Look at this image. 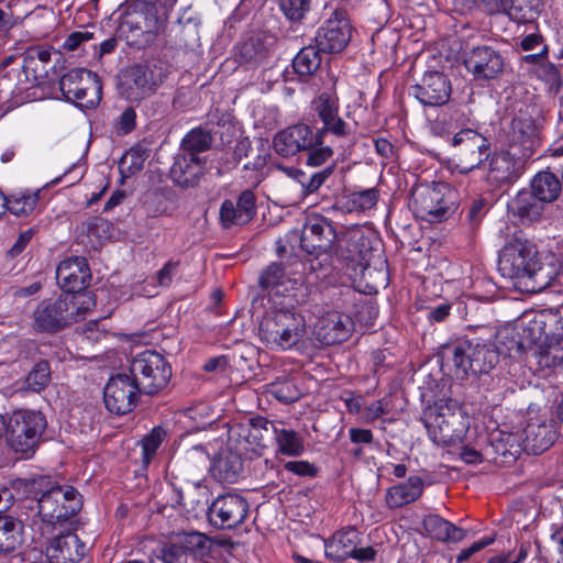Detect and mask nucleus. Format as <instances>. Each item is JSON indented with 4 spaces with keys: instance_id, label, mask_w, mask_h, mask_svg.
I'll use <instances>...</instances> for the list:
<instances>
[{
    "instance_id": "1",
    "label": "nucleus",
    "mask_w": 563,
    "mask_h": 563,
    "mask_svg": "<svg viewBox=\"0 0 563 563\" xmlns=\"http://www.w3.org/2000/svg\"><path fill=\"white\" fill-rule=\"evenodd\" d=\"M25 489L37 504L42 520V533H54L57 529L73 526L82 507L81 496L73 486H62L49 476L26 481Z\"/></svg>"
},
{
    "instance_id": "2",
    "label": "nucleus",
    "mask_w": 563,
    "mask_h": 563,
    "mask_svg": "<svg viewBox=\"0 0 563 563\" xmlns=\"http://www.w3.org/2000/svg\"><path fill=\"white\" fill-rule=\"evenodd\" d=\"M306 334V322L291 303L278 292L269 295L265 312L258 322V335L266 345L287 350Z\"/></svg>"
},
{
    "instance_id": "3",
    "label": "nucleus",
    "mask_w": 563,
    "mask_h": 563,
    "mask_svg": "<svg viewBox=\"0 0 563 563\" xmlns=\"http://www.w3.org/2000/svg\"><path fill=\"white\" fill-rule=\"evenodd\" d=\"M81 296L60 295L57 299L41 301L33 311L32 328L37 333L55 334L68 328L86 314L89 306L79 301Z\"/></svg>"
},
{
    "instance_id": "4",
    "label": "nucleus",
    "mask_w": 563,
    "mask_h": 563,
    "mask_svg": "<svg viewBox=\"0 0 563 563\" xmlns=\"http://www.w3.org/2000/svg\"><path fill=\"white\" fill-rule=\"evenodd\" d=\"M409 206L417 218L438 223L457 209L456 192L445 183L420 184L411 191Z\"/></svg>"
},
{
    "instance_id": "5",
    "label": "nucleus",
    "mask_w": 563,
    "mask_h": 563,
    "mask_svg": "<svg viewBox=\"0 0 563 563\" xmlns=\"http://www.w3.org/2000/svg\"><path fill=\"white\" fill-rule=\"evenodd\" d=\"M340 238L335 223L330 219L321 214H311L306 219L300 235V247L316 256L311 262L313 271L323 268L324 264L331 265L332 254Z\"/></svg>"
},
{
    "instance_id": "6",
    "label": "nucleus",
    "mask_w": 563,
    "mask_h": 563,
    "mask_svg": "<svg viewBox=\"0 0 563 563\" xmlns=\"http://www.w3.org/2000/svg\"><path fill=\"white\" fill-rule=\"evenodd\" d=\"M46 426V418L40 411L15 410L5 420L4 434L8 445L26 459L33 456Z\"/></svg>"
},
{
    "instance_id": "7",
    "label": "nucleus",
    "mask_w": 563,
    "mask_h": 563,
    "mask_svg": "<svg viewBox=\"0 0 563 563\" xmlns=\"http://www.w3.org/2000/svg\"><path fill=\"white\" fill-rule=\"evenodd\" d=\"M421 420L433 442L446 444L461 439L466 427L455 401H438L423 410Z\"/></svg>"
},
{
    "instance_id": "8",
    "label": "nucleus",
    "mask_w": 563,
    "mask_h": 563,
    "mask_svg": "<svg viewBox=\"0 0 563 563\" xmlns=\"http://www.w3.org/2000/svg\"><path fill=\"white\" fill-rule=\"evenodd\" d=\"M129 372L145 395H156L163 390L172 377V367L165 357L152 350L137 354L129 366Z\"/></svg>"
},
{
    "instance_id": "9",
    "label": "nucleus",
    "mask_w": 563,
    "mask_h": 563,
    "mask_svg": "<svg viewBox=\"0 0 563 563\" xmlns=\"http://www.w3.org/2000/svg\"><path fill=\"white\" fill-rule=\"evenodd\" d=\"M59 90L65 100L74 106H99L102 98L99 76L85 68H74L64 74Z\"/></svg>"
},
{
    "instance_id": "10",
    "label": "nucleus",
    "mask_w": 563,
    "mask_h": 563,
    "mask_svg": "<svg viewBox=\"0 0 563 563\" xmlns=\"http://www.w3.org/2000/svg\"><path fill=\"white\" fill-rule=\"evenodd\" d=\"M543 336L547 334L541 322L537 320H532L528 324L519 322L500 329L496 334L495 346L499 351V356L504 354L508 357H519L529 353L536 343L542 342Z\"/></svg>"
},
{
    "instance_id": "11",
    "label": "nucleus",
    "mask_w": 563,
    "mask_h": 563,
    "mask_svg": "<svg viewBox=\"0 0 563 563\" xmlns=\"http://www.w3.org/2000/svg\"><path fill=\"white\" fill-rule=\"evenodd\" d=\"M455 148L456 167L461 174L479 168L490 156V141L473 129H462L451 140Z\"/></svg>"
},
{
    "instance_id": "12",
    "label": "nucleus",
    "mask_w": 563,
    "mask_h": 563,
    "mask_svg": "<svg viewBox=\"0 0 563 563\" xmlns=\"http://www.w3.org/2000/svg\"><path fill=\"white\" fill-rule=\"evenodd\" d=\"M539 252L527 239L515 236L499 254L498 269L504 277L526 279L531 267L536 265Z\"/></svg>"
},
{
    "instance_id": "13",
    "label": "nucleus",
    "mask_w": 563,
    "mask_h": 563,
    "mask_svg": "<svg viewBox=\"0 0 563 563\" xmlns=\"http://www.w3.org/2000/svg\"><path fill=\"white\" fill-rule=\"evenodd\" d=\"M543 121L537 108H519L511 120L509 143L533 156L541 145L540 129Z\"/></svg>"
},
{
    "instance_id": "14",
    "label": "nucleus",
    "mask_w": 563,
    "mask_h": 563,
    "mask_svg": "<svg viewBox=\"0 0 563 563\" xmlns=\"http://www.w3.org/2000/svg\"><path fill=\"white\" fill-rule=\"evenodd\" d=\"M532 156L509 143L507 150L490 152L487 178L496 185L512 184L525 172Z\"/></svg>"
},
{
    "instance_id": "15",
    "label": "nucleus",
    "mask_w": 563,
    "mask_h": 563,
    "mask_svg": "<svg viewBox=\"0 0 563 563\" xmlns=\"http://www.w3.org/2000/svg\"><path fill=\"white\" fill-rule=\"evenodd\" d=\"M141 394L143 391L130 372L113 375L103 391L106 408L118 416L126 415L135 408Z\"/></svg>"
},
{
    "instance_id": "16",
    "label": "nucleus",
    "mask_w": 563,
    "mask_h": 563,
    "mask_svg": "<svg viewBox=\"0 0 563 563\" xmlns=\"http://www.w3.org/2000/svg\"><path fill=\"white\" fill-rule=\"evenodd\" d=\"M249 501L240 494L218 496L208 508L211 526L221 530H231L242 525L249 514Z\"/></svg>"
},
{
    "instance_id": "17",
    "label": "nucleus",
    "mask_w": 563,
    "mask_h": 563,
    "mask_svg": "<svg viewBox=\"0 0 563 563\" xmlns=\"http://www.w3.org/2000/svg\"><path fill=\"white\" fill-rule=\"evenodd\" d=\"M90 279L91 273L88 262L81 256L68 257L62 261L56 268L57 284L65 291V295H86L87 297L79 298V301H86L85 306L95 305L90 295L82 292L88 287Z\"/></svg>"
},
{
    "instance_id": "18",
    "label": "nucleus",
    "mask_w": 563,
    "mask_h": 563,
    "mask_svg": "<svg viewBox=\"0 0 563 563\" xmlns=\"http://www.w3.org/2000/svg\"><path fill=\"white\" fill-rule=\"evenodd\" d=\"M322 143L323 131L313 132L309 125L298 123L278 132L274 136L273 147L278 155L288 157Z\"/></svg>"
},
{
    "instance_id": "19",
    "label": "nucleus",
    "mask_w": 563,
    "mask_h": 563,
    "mask_svg": "<svg viewBox=\"0 0 563 563\" xmlns=\"http://www.w3.org/2000/svg\"><path fill=\"white\" fill-rule=\"evenodd\" d=\"M351 30L346 11L336 9L323 25L319 27L314 36V43L323 53H340L351 40Z\"/></svg>"
},
{
    "instance_id": "20",
    "label": "nucleus",
    "mask_w": 563,
    "mask_h": 563,
    "mask_svg": "<svg viewBox=\"0 0 563 563\" xmlns=\"http://www.w3.org/2000/svg\"><path fill=\"white\" fill-rule=\"evenodd\" d=\"M372 252L371 239L358 227H355L341 235L334 254L340 260L352 265L354 271L356 268L365 271L369 266Z\"/></svg>"
},
{
    "instance_id": "21",
    "label": "nucleus",
    "mask_w": 563,
    "mask_h": 563,
    "mask_svg": "<svg viewBox=\"0 0 563 563\" xmlns=\"http://www.w3.org/2000/svg\"><path fill=\"white\" fill-rule=\"evenodd\" d=\"M464 65L477 81L498 79L505 68L501 53L492 46L483 45L472 48L464 57Z\"/></svg>"
},
{
    "instance_id": "22",
    "label": "nucleus",
    "mask_w": 563,
    "mask_h": 563,
    "mask_svg": "<svg viewBox=\"0 0 563 563\" xmlns=\"http://www.w3.org/2000/svg\"><path fill=\"white\" fill-rule=\"evenodd\" d=\"M70 527L66 526L64 529H57L56 534L52 533L46 553L54 563H78L90 550V544L70 531Z\"/></svg>"
},
{
    "instance_id": "23",
    "label": "nucleus",
    "mask_w": 563,
    "mask_h": 563,
    "mask_svg": "<svg viewBox=\"0 0 563 563\" xmlns=\"http://www.w3.org/2000/svg\"><path fill=\"white\" fill-rule=\"evenodd\" d=\"M256 196L253 190L245 189L236 200L225 199L220 207L219 218L224 229L234 225L243 227L256 216Z\"/></svg>"
},
{
    "instance_id": "24",
    "label": "nucleus",
    "mask_w": 563,
    "mask_h": 563,
    "mask_svg": "<svg viewBox=\"0 0 563 563\" xmlns=\"http://www.w3.org/2000/svg\"><path fill=\"white\" fill-rule=\"evenodd\" d=\"M452 91L449 78L440 71L424 74L421 85L410 87L409 93L413 95L422 106H445Z\"/></svg>"
},
{
    "instance_id": "25",
    "label": "nucleus",
    "mask_w": 563,
    "mask_h": 563,
    "mask_svg": "<svg viewBox=\"0 0 563 563\" xmlns=\"http://www.w3.org/2000/svg\"><path fill=\"white\" fill-rule=\"evenodd\" d=\"M486 13L505 14L517 23L533 21L542 7V0H482Z\"/></svg>"
},
{
    "instance_id": "26",
    "label": "nucleus",
    "mask_w": 563,
    "mask_h": 563,
    "mask_svg": "<svg viewBox=\"0 0 563 563\" xmlns=\"http://www.w3.org/2000/svg\"><path fill=\"white\" fill-rule=\"evenodd\" d=\"M207 173L205 157H194L177 153L170 167L173 183L180 188H195Z\"/></svg>"
},
{
    "instance_id": "27",
    "label": "nucleus",
    "mask_w": 563,
    "mask_h": 563,
    "mask_svg": "<svg viewBox=\"0 0 563 563\" xmlns=\"http://www.w3.org/2000/svg\"><path fill=\"white\" fill-rule=\"evenodd\" d=\"M523 451L521 437L498 431L492 433L486 445V460L496 464H511Z\"/></svg>"
},
{
    "instance_id": "28",
    "label": "nucleus",
    "mask_w": 563,
    "mask_h": 563,
    "mask_svg": "<svg viewBox=\"0 0 563 563\" xmlns=\"http://www.w3.org/2000/svg\"><path fill=\"white\" fill-rule=\"evenodd\" d=\"M154 86L155 82L151 81L147 76L146 67L134 65L123 73L118 89L126 101L137 102L152 93Z\"/></svg>"
},
{
    "instance_id": "29",
    "label": "nucleus",
    "mask_w": 563,
    "mask_h": 563,
    "mask_svg": "<svg viewBox=\"0 0 563 563\" xmlns=\"http://www.w3.org/2000/svg\"><path fill=\"white\" fill-rule=\"evenodd\" d=\"M278 426H283V423L256 416L251 418L247 424H238L231 431L244 438L249 444L265 449L275 440Z\"/></svg>"
},
{
    "instance_id": "30",
    "label": "nucleus",
    "mask_w": 563,
    "mask_h": 563,
    "mask_svg": "<svg viewBox=\"0 0 563 563\" xmlns=\"http://www.w3.org/2000/svg\"><path fill=\"white\" fill-rule=\"evenodd\" d=\"M474 340H457L443 345L441 356L448 363H452L455 375L464 378L474 375Z\"/></svg>"
},
{
    "instance_id": "31",
    "label": "nucleus",
    "mask_w": 563,
    "mask_h": 563,
    "mask_svg": "<svg viewBox=\"0 0 563 563\" xmlns=\"http://www.w3.org/2000/svg\"><path fill=\"white\" fill-rule=\"evenodd\" d=\"M507 209L512 219L521 224H531L540 221L544 203L529 190L522 189L507 203Z\"/></svg>"
},
{
    "instance_id": "32",
    "label": "nucleus",
    "mask_w": 563,
    "mask_h": 563,
    "mask_svg": "<svg viewBox=\"0 0 563 563\" xmlns=\"http://www.w3.org/2000/svg\"><path fill=\"white\" fill-rule=\"evenodd\" d=\"M353 328L349 316L340 312H329L323 317L318 327V339L325 345H334L346 341Z\"/></svg>"
},
{
    "instance_id": "33",
    "label": "nucleus",
    "mask_w": 563,
    "mask_h": 563,
    "mask_svg": "<svg viewBox=\"0 0 563 563\" xmlns=\"http://www.w3.org/2000/svg\"><path fill=\"white\" fill-rule=\"evenodd\" d=\"M52 51L40 46L29 47L23 54L21 70L25 81L40 82L47 78L49 69L53 68Z\"/></svg>"
},
{
    "instance_id": "34",
    "label": "nucleus",
    "mask_w": 563,
    "mask_h": 563,
    "mask_svg": "<svg viewBox=\"0 0 563 563\" xmlns=\"http://www.w3.org/2000/svg\"><path fill=\"white\" fill-rule=\"evenodd\" d=\"M521 443L523 451L530 454H541L553 445L556 439V431L550 423L529 422L523 430Z\"/></svg>"
},
{
    "instance_id": "35",
    "label": "nucleus",
    "mask_w": 563,
    "mask_h": 563,
    "mask_svg": "<svg viewBox=\"0 0 563 563\" xmlns=\"http://www.w3.org/2000/svg\"><path fill=\"white\" fill-rule=\"evenodd\" d=\"M423 481L410 476L407 482L387 488L385 501L389 509H397L416 501L423 493Z\"/></svg>"
},
{
    "instance_id": "36",
    "label": "nucleus",
    "mask_w": 563,
    "mask_h": 563,
    "mask_svg": "<svg viewBox=\"0 0 563 563\" xmlns=\"http://www.w3.org/2000/svg\"><path fill=\"white\" fill-rule=\"evenodd\" d=\"M210 471L218 482L233 484L241 477L243 460L239 453L225 450L216 456Z\"/></svg>"
},
{
    "instance_id": "37",
    "label": "nucleus",
    "mask_w": 563,
    "mask_h": 563,
    "mask_svg": "<svg viewBox=\"0 0 563 563\" xmlns=\"http://www.w3.org/2000/svg\"><path fill=\"white\" fill-rule=\"evenodd\" d=\"M360 543L358 531L354 528L335 532L331 539L325 541V556L333 561H345L355 552V544Z\"/></svg>"
},
{
    "instance_id": "38",
    "label": "nucleus",
    "mask_w": 563,
    "mask_h": 563,
    "mask_svg": "<svg viewBox=\"0 0 563 563\" xmlns=\"http://www.w3.org/2000/svg\"><path fill=\"white\" fill-rule=\"evenodd\" d=\"M131 32L150 33L156 25L153 7L147 3H134L128 7L121 23Z\"/></svg>"
},
{
    "instance_id": "39",
    "label": "nucleus",
    "mask_w": 563,
    "mask_h": 563,
    "mask_svg": "<svg viewBox=\"0 0 563 563\" xmlns=\"http://www.w3.org/2000/svg\"><path fill=\"white\" fill-rule=\"evenodd\" d=\"M562 179L549 170L539 172L530 181V192L544 205L555 201L562 190Z\"/></svg>"
},
{
    "instance_id": "40",
    "label": "nucleus",
    "mask_w": 563,
    "mask_h": 563,
    "mask_svg": "<svg viewBox=\"0 0 563 563\" xmlns=\"http://www.w3.org/2000/svg\"><path fill=\"white\" fill-rule=\"evenodd\" d=\"M422 526L429 537L442 542H459L465 537L463 529L443 519L439 515H428L423 518Z\"/></svg>"
},
{
    "instance_id": "41",
    "label": "nucleus",
    "mask_w": 563,
    "mask_h": 563,
    "mask_svg": "<svg viewBox=\"0 0 563 563\" xmlns=\"http://www.w3.org/2000/svg\"><path fill=\"white\" fill-rule=\"evenodd\" d=\"M176 540L185 550V554L192 555L195 559L206 560L210 556L213 548V541L205 533L198 531L181 532L177 534Z\"/></svg>"
},
{
    "instance_id": "42",
    "label": "nucleus",
    "mask_w": 563,
    "mask_h": 563,
    "mask_svg": "<svg viewBox=\"0 0 563 563\" xmlns=\"http://www.w3.org/2000/svg\"><path fill=\"white\" fill-rule=\"evenodd\" d=\"M529 353L537 365V369L540 371L554 368L563 364V342L545 345L538 342Z\"/></svg>"
},
{
    "instance_id": "43",
    "label": "nucleus",
    "mask_w": 563,
    "mask_h": 563,
    "mask_svg": "<svg viewBox=\"0 0 563 563\" xmlns=\"http://www.w3.org/2000/svg\"><path fill=\"white\" fill-rule=\"evenodd\" d=\"M531 267L526 279L531 284V291H541L552 285L559 271L552 258L550 261H541L540 256L536 257V265Z\"/></svg>"
},
{
    "instance_id": "44",
    "label": "nucleus",
    "mask_w": 563,
    "mask_h": 563,
    "mask_svg": "<svg viewBox=\"0 0 563 563\" xmlns=\"http://www.w3.org/2000/svg\"><path fill=\"white\" fill-rule=\"evenodd\" d=\"M150 154V143L146 140L137 142L120 159L119 166L122 175L129 177L141 172Z\"/></svg>"
},
{
    "instance_id": "45",
    "label": "nucleus",
    "mask_w": 563,
    "mask_h": 563,
    "mask_svg": "<svg viewBox=\"0 0 563 563\" xmlns=\"http://www.w3.org/2000/svg\"><path fill=\"white\" fill-rule=\"evenodd\" d=\"M474 376L488 374L499 362V351L495 344L474 340Z\"/></svg>"
},
{
    "instance_id": "46",
    "label": "nucleus",
    "mask_w": 563,
    "mask_h": 563,
    "mask_svg": "<svg viewBox=\"0 0 563 563\" xmlns=\"http://www.w3.org/2000/svg\"><path fill=\"white\" fill-rule=\"evenodd\" d=\"M22 530L20 520L10 516L0 517V553H10L21 544Z\"/></svg>"
},
{
    "instance_id": "47",
    "label": "nucleus",
    "mask_w": 563,
    "mask_h": 563,
    "mask_svg": "<svg viewBox=\"0 0 563 563\" xmlns=\"http://www.w3.org/2000/svg\"><path fill=\"white\" fill-rule=\"evenodd\" d=\"M212 145L210 132L202 128L190 130L181 140L178 153L201 157L200 154L208 151Z\"/></svg>"
},
{
    "instance_id": "48",
    "label": "nucleus",
    "mask_w": 563,
    "mask_h": 563,
    "mask_svg": "<svg viewBox=\"0 0 563 563\" xmlns=\"http://www.w3.org/2000/svg\"><path fill=\"white\" fill-rule=\"evenodd\" d=\"M321 49L318 45H308L302 47L292 59L294 70L300 76L312 75L321 67Z\"/></svg>"
},
{
    "instance_id": "49",
    "label": "nucleus",
    "mask_w": 563,
    "mask_h": 563,
    "mask_svg": "<svg viewBox=\"0 0 563 563\" xmlns=\"http://www.w3.org/2000/svg\"><path fill=\"white\" fill-rule=\"evenodd\" d=\"M278 426L274 442L277 444V453L287 456H299L305 446L301 435L291 429L280 428Z\"/></svg>"
},
{
    "instance_id": "50",
    "label": "nucleus",
    "mask_w": 563,
    "mask_h": 563,
    "mask_svg": "<svg viewBox=\"0 0 563 563\" xmlns=\"http://www.w3.org/2000/svg\"><path fill=\"white\" fill-rule=\"evenodd\" d=\"M335 166V163L331 162L319 172H312L310 174L299 172L298 181L302 187V191L306 195L317 192L321 188V186L324 185L327 180L332 176Z\"/></svg>"
},
{
    "instance_id": "51",
    "label": "nucleus",
    "mask_w": 563,
    "mask_h": 563,
    "mask_svg": "<svg viewBox=\"0 0 563 563\" xmlns=\"http://www.w3.org/2000/svg\"><path fill=\"white\" fill-rule=\"evenodd\" d=\"M40 191L13 195L7 198L5 210L18 217L30 214L38 202Z\"/></svg>"
},
{
    "instance_id": "52",
    "label": "nucleus",
    "mask_w": 563,
    "mask_h": 563,
    "mask_svg": "<svg viewBox=\"0 0 563 563\" xmlns=\"http://www.w3.org/2000/svg\"><path fill=\"white\" fill-rule=\"evenodd\" d=\"M51 379L52 371L49 363L46 360H41L35 363L27 374L25 384L29 390L40 393L48 386Z\"/></svg>"
},
{
    "instance_id": "53",
    "label": "nucleus",
    "mask_w": 563,
    "mask_h": 563,
    "mask_svg": "<svg viewBox=\"0 0 563 563\" xmlns=\"http://www.w3.org/2000/svg\"><path fill=\"white\" fill-rule=\"evenodd\" d=\"M268 391L274 398L284 404L295 402L301 397V390L294 380L288 378H278L271 383Z\"/></svg>"
},
{
    "instance_id": "54",
    "label": "nucleus",
    "mask_w": 563,
    "mask_h": 563,
    "mask_svg": "<svg viewBox=\"0 0 563 563\" xmlns=\"http://www.w3.org/2000/svg\"><path fill=\"white\" fill-rule=\"evenodd\" d=\"M166 435L167 432L164 428L155 427L141 440L142 462L145 466L152 462Z\"/></svg>"
},
{
    "instance_id": "55",
    "label": "nucleus",
    "mask_w": 563,
    "mask_h": 563,
    "mask_svg": "<svg viewBox=\"0 0 563 563\" xmlns=\"http://www.w3.org/2000/svg\"><path fill=\"white\" fill-rule=\"evenodd\" d=\"M13 60L14 58L9 56L2 62L3 69L0 73V106L8 103L16 89L14 77L19 76V69L12 68L5 70Z\"/></svg>"
},
{
    "instance_id": "56",
    "label": "nucleus",
    "mask_w": 563,
    "mask_h": 563,
    "mask_svg": "<svg viewBox=\"0 0 563 563\" xmlns=\"http://www.w3.org/2000/svg\"><path fill=\"white\" fill-rule=\"evenodd\" d=\"M265 48L260 40L250 38L238 46L236 57L243 64H257L265 58Z\"/></svg>"
},
{
    "instance_id": "57",
    "label": "nucleus",
    "mask_w": 563,
    "mask_h": 563,
    "mask_svg": "<svg viewBox=\"0 0 563 563\" xmlns=\"http://www.w3.org/2000/svg\"><path fill=\"white\" fill-rule=\"evenodd\" d=\"M187 561L185 550L176 539L159 548L151 556V563H187Z\"/></svg>"
},
{
    "instance_id": "58",
    "label": "nucleus",
    "mask_w": 563,
    "mask_h": 563,
    "mask_svg": "<svg viewBox=\"0 0 563 563\" xmlns=\"http://www.w3.org/2000/svg\"><path fill=\"white\" fill-rule=\"evenodd\" d=\"M284 15L292 23L302 22L312 7V0H279Z\"/></svg>"
},
{
    "instance_id": "59",
    "label": "nucleus",
    "mask_w": 563,
    "mask_h": 563,
    "mask_svg": "<svg viewBox=\"0 0 563 563\" xmlns=\"http://www.w3.org/2000/svg\"><path fill=\"white\" fill-rule=\"evenodd\" d=\"M338 108H320L319 117L323 122V128L319 131H323V135L327 132H331L334 135L343 136L346 134V124L338 115Z\"/></svg>"
},
{
    "instance_id": "60",
    "label": "nucleus",
    "mask_w": 563,
    "mask_h": 563,
    "mask_svg": "<svg viewBox=\"0 0 563 563\" xmlns=\"http://www.w3.org/2000/svg\"><path fill=\"white\" fill-rule=\"evenodd\" d=\"M111 223L103 218L92 217L80 224V233L86 234L90 242L95 238L98 241L110 236Z\"/></svg>"
},
{
    "instance_id": "61",
    "label": "nucleus",
    "mask_w": 563,
    "mask_h": 563,
    "mask_svg": "<svg viewBox=\"0 0 563 563\" xmlns=\"http://www.w3.org/2000/svg\"><path fill=\"white\" fill-rule=\"evenodd\" d=\"M322 87L319 89L318 101L320 106H334L339 102L336 95V81L338 78L329 69L324 71V77L321 76Z\"/></svg>"
},
{
    "instance_id": "62",
    "label": "nucleus",
    "mask_w": 563,
    "mask_h": 563,
    "mask_svg": "<svg viewBox=\"0 0 563 563\" xmlns=\"http://www.w3.org/2000/svg\"><path fill=\"white\" fill-rule=\"evenodd\" d=\"M286 278L285 268L282 264L272 263L262 273L260 277V286L263 289H275L277 286L283 285Z\"/></svg>"
},
{
    "instance_id": "63",
    "label": "nucleus",
    "mask_w": 563,
    "mask_h": 563,
    "mask_svg": "<svg viewBox=\"0 0 563 563\" xmlns=\"http://www.w3.org/2000/svg\"><path fill=\"white\" fill-rule=\"evenodd\" d=\"M185 461L192 468L210 470V454L203 444H195L185 451Z\"/></svg>"
},
{
    "instance_id": "64",
    "label": "nucleus",
    "mask_w": 563,
    "mask_h": 563,
    "mask_svg": "<svg viewBox=\"0 0 563 563\" xmlns=\"http://www.w3.org/2000/svg\"><path fill=\"white\" fill-rule=\"evenodd\" d=\"M306 153V165L312 168L325 165L333 156L332 148L330 146H324L323 143L321 145L312 146L307 150Z\"/></svg>"
}]
</instances>
